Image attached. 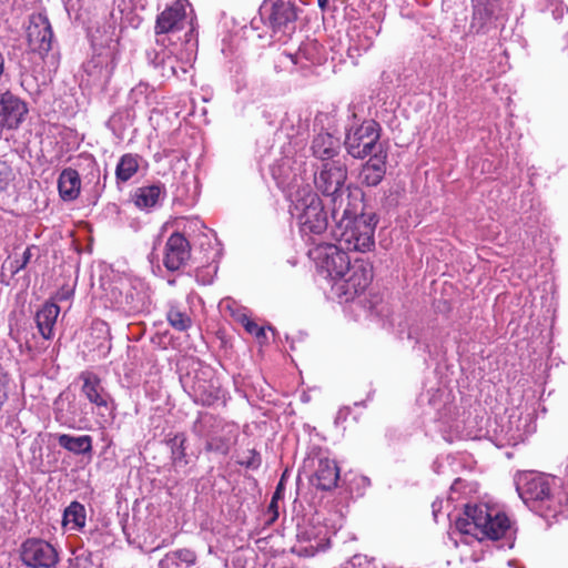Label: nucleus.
I'll use <instances>...</instances> for the list:
<instances>
[{"mask_svg": "<svg viewBox=\"0 0 568 568\" xmlns=\"http://www.w3.org/2000/svg\"><path fill=\"white\" fill-rule=\"evenodd\" d=\"M455 527L460 534L478 540H497L509 531L510 520L504 513L487 505H466L463 516L456 518Z\"/></svg>", "mask_w": 568, "mask_h": 568, "instance_id": "f03ea898", "label": "nucleus"}, {"mask_svg": "<svg viewBox=\"0 0 568 568\" xmlns=\"http://www.w3.org/2000/svg\"><path fill=\"white\" fill-rule=\"evenodd\" d=\"M358 202H352L351 212L332 216L337 223L338 244L348 251L367 252L374 244L375 223L373 217L357 215Z\"/></svg>", "mask_w": 568, "mask_h": 568, "instance_id": "39448f33", "label": "nucleus"}, {"mask_svg": "<svg viewBox=\"0 0 568 568\" xmlns=\"http://www.w3.org/2000/svg\"><path fill=\"white\" fill-rule=\"evenodd\" d=\"M165 196V189L161 184L140 186L132 194L133 202L140 210H151L160 204Z\"/></svg>", "mask_w": 568, "mask_h": 568, "instance_id": "4be33fe9", "label": "nucleus"}, {"mask_svg": "<svg viewBox=\"0 0 568 568\" xmlns=\"http://www.w3.org/2000/svg\"><path fill=\"white\" fill-rule=\"evenodd\" d=\"M258 462H260V460H258V458H257L256 456H253L252 460H250V462L247 463V466H248V467H255V466H257V465H258Z\"/></svg>", "mask_w": 568, "mask_h": 568, "instance_id": "a18cd8bd", "label": "nucleus"}, {"mask_svg": "<svg viewBox=\"0 0 568 568\" xmlns=\"http://www.w3.org/2000/svg\"><path fill=\"white\" fill-rule=\"evenodd\" d=\"M28 113L27 103L10 91L0 92V134L17 130Z\"/></svg>", "mask_w": 568, "mask_h": 568, "instance_id": "4468645a", "label": "nucleus"}, {"mask_svg": "<svg viewBox=\"0 0 568 568\" xmlns=\"http://www.w3.org/2000/svg\"><path fill=\"white\" fill-rule=\"evenodd\" d=\"M317 4L322 10H325L328 6V0H317Z\"/></svg>", "mask_w": 568, "mask_h": 568, "instance_id": "c03bdc74", "label": "nucleus"}, {"mask_svg": "<svg viewBox=\"0 0 568 568\" xmlns=\"http://www.w3.org/2000/svg\"><path fill=\"white\" fill-rule=\"evenodd\" d=\"M473 16L469 26L470 32L487 33L496 28L501 0H471Z\"/></svg>", "mask_w": 568, "mask_h": 568, "instance_id": "dca6fc26", "label": "nucleus"}, {"mask_svg": "<svg viewBox=\"0 0 568 568\" xmlns=\"http://www.w3.org/2000/svg\"><path fill=\"white\" fill-rule=\"evenodd\" d=\"M344 247L329 243L316 244L308 250L310 258L315 263L317 272L328 278L332 284L352 263Z\"/></svg>", "mask_w": 568, "mask_h": 568, "instance_id": "6e6552de", "label": "nucleus"}, {"mask_svg": "<svg viewBox=\"0 0 568 568\" xmlns=\"http://www.w3.org/2000/svg\"><path fill=\"white\" fill-rule=\"evenodd\" d=\"M62 524L71 530H79L85 525V508L78 501H72L63 513Z\"/></svg>", "mask_w": 568, "mask_h": 568, "instance_id": "c85d7f7f", "label": "nucleus"}, {"mask_svg": "<svg viewBox=\"0 0 568 568\" xmlns=\"http://www.w3.org/2000/svg\"><path fill=\"white\" fill-rule=\"evenodd\" d=\"M303 161L282 159L272 166V175L283 190L290 193L292 206L291 214L296 219L302 236L321 235L327 229V215L324 205L303 175L306 169Z\"/></svg>", "mask_w": 568, "mask_h": 568, "instance_id": "f257e3e1", "label": "nucleus"}, {"mask_svg": "<svg viewBox=\"0 0 568 568\" xmlns=\"http://www.w3.org/2000/svg\"><path fill=\"white\" fill-rule=\"evenodd\" d=\"M166 318L170 325L180 332L189 329L192 325L191 317L176 306L170 307L166 314Z\"/></svg>", "mask_w": 568, "mask_h": 568, "instance_id": "473e14b6", "label": "nucleus"}, {"mask_svg": "<svg viewBox=\"0 0 568 568\" xmlns=\"http://www.w3.org/2000/svg\"><path fill=\"white\" fill-rule=\"evenodd\" d=\"M171 558L178 560L181 566L191 567L196 564L197 556L194 550L180 548L169 552Z\"/></svg>", "mask_w": 568, "mask_h": 568, "instance_id": "72a5a7b5", "label": "nucleus"}, {"mask_svg": "<svg viewBox=\"0 0 568 568\" xmlns=\"http://www.w3.org/2000/svg\"><path fill=\"white\" fill-rule=\"evenodd\" d=\"M185 443L186 437L183 433L176 434L168 440L171 448L172 462L175 467H184L187 464Z\"/></svg>", "mask_w": 568, "mask_h": 568, "instance_id": "7c9ffc66", "label": "nucleus"}, {"mask_svg": "<svg viewBox=\"0 0 568 568\" xmlns=\"http://www.w3.org/2000/svg\"><path fill=\"white\" fill-rule=\"evenodd\" d=\"M74 285L65 284L62 285L55 293L54 298L59 302L69 301L73 297Z\"/></svg>", "mask_w": 568, "mask_h": 568, "instance_id": "4c0bfd02", "label": "nucleus"}, {"mask_svg": "<svg viewBox=\"0 0 568 568\" xmlns=\"http://www.w3.org/2000/svg\"><path fill=\"white\" fill-rule=\"evenodd\" d=\"M82 382L81 394L103 415L104 412L110 415L114 410L113 399L103 387L101 378L93 372H82L79 376Z\"/></svg>", "mask_w": 568, "mask_h": 568, "instance_id": "f8f14e48", "label": "nucleus"}, {"mask_svg": "<svg viewBox=\"0 0 568 568\" xmlns=\"http://www.w3.org/2000/svg\"><path fill=\"white\" fill-rule=\"evenodd\" d=\"M339 478V469L335 460L320 458L315 469L313 484L322 490H331L336 487Z\"/></svg>", "mask_w": 568, "mask_h": 568, "instance_id": "aec40b11", "label": "nucleus"}, {"mask_svg": "<svg viewBox=\"0 0 568 568\" xmlns=\"http://www.w3.org/2000/svg\"><path fill=\"white\" fill-rule=\"evenodd\" d=\"M346 166L335 161L324 163L320 171L313 174L316 189L331 201L332 216L347 215L352 210V202L357 200L346 186Z\"/></svg>", "mask_w": 568, "mask_h": 568, "instance_id": "20e7f679", "label": "nucleus"}, {"mask_svg": "<svg viewBox=\"0 0 568 568\" xmlns=\"http://www.w3.org/2000/svg\"><path fill=\"white\" fill-rule=\"evenodd\" d=\"M311 149L315 158L326 161L338 154L341 142L329 133H320L313 139Z\"/></svg>", "mask_w": 568, "mask_h": 568, "instance_id": "393cba45", "label": "nucleus"}, {"mask_svg": "<svg viewBox=\"0 0 568 568\" xmlns=\"http://www.w3.org/2000/svg\"><path fill=\"white\" fill-rule=\"evenodd\" d=\"M80 176L73 169H65L61 172L58 181L59 193L64 201H72L80 193Z\"/></svg>", "mask_w": 568, "mask_h": 568, "instance_id": "bb28decb", "label": "nucleus"}, {"mask_svg": "<svg viewBox=\"0 0 568 568\" xmlns=\"http://www.w3.org/2000/svg\"><path fill=\"white\" fill-rule=\"evenodd\" d=\"M555 478L538 474L523 473L516 477V489L523 501L539 516L556 518L562 509L559 501L551 494Z\"/></svg>", "mask_w": 568, "mask_h": 568, "instance_id": "7ed1b4c3", "label": "nucleus"}, {"mask_svg": "<svg viewBox=\"0 0 568 568\" xmlns=\"http://www.w3.org/2000/svg\"><path fill=\"white\" fill-rule=\"evenodd\" d=\"M317 48V43L315 41H310L304 43L298 48L295 53H284V55L291 60L293 64H301L302 68L305 67L303 60L315 62V50Z\"/></svg>", "mask_w": 568, "mask_h": 568, "instance_id": "2f4dec72", "label": "nucleus"}, {"mask_svg": "<svg viewBox=\"0 0 568 568\" xmlns=\"http://www.w3.org/2000/svg\"><path fill=\"white\" fill-rule=\"evenodd\" d=\"M296 9L290 2H277L272 7L270 24L274 32L290 33L295 29Z\"/></svg>", "mask_w": 568, "mask_h": 568, "instance_id": "6ab92c4d", "label": "nucleus"}, {"mask_svg": "<svg viewBox=\"0 0 568 568\" xmlns=\"http://www.w3.org/2000/svg\"><path fill=\"white\" fill-rule=\"evenodd\" d=\"M207 452H215L226 455L230 449V440L220 434L209 439L205 445Z\"/></svg>", "mask_w": 568, "mask_h": 568, "instance_id": "f704fd0d", "label": "nucleus"}, {"mask_svg": "<svg viewBox=\"0 0 568 568\" xmlns=\"http://www.w3.org/2000/svg\"><path fill=\"white\" fill-rule=\"evenodd\" d=\"M371 159L366 162L361 171L362 181L369 185H377L384 178L386 172V153L377 152L369 155Z\"/></svg>", "mask_w": 568, "mask_h": 568, "instance_id": "5701e85b", "label": "nucleus"}, {"mask_svg": "<svg viewBox=\"0 0 568 568\" xmlns=\"http://www.w3.org/2000/svg\"><path fill=\"white\" fill-rule=\"evenodd\" d=\"M442 504L443 501L442 500H435L433 504H432V509H433V515L434 517L436 518L437 517V514L442 509Z\"/></svg>", "mask_w": 568, "mask_h": 568, "instance_id": "37998d69", "label": "nucleus"}, {"mask_svg": "<svg viewBox=\"0 0 568 568\" xmlns=\"http://www.w3.org/2000/svg\"><path fill=\"white\" fill-rule=\"evenodd\" d=\"M371 44H372V42L368 41V43L366 44V47L364 49L366 50L368 47H371Z\"/></svg>", "mask_w": 568, "mask_h": 568, "instance_id": "de8ad7c7", "label": "nucleus"}, {"mask_svg": "<svg viewBox=\"0 0 568 568\" xmlns=\"http://www.w3.org/2000/svg\"><path fill=\"white\" fill-rule=\"evenodd\" d=\"M159 568H182L180 562L173 558H171V555L168 552L165 556L160 560Z\"/></svg>", "mask_w": 568, "mask_h": 568, "instance_id": "58836bf2", "label": "nucleus"}, {"mask_svg": "<svg viewBox=\"0 0 568 568\" xmlns=\"http://www.w3.org/2000/svg\"><path fill=\"white\" fill-rule=\"evenodd\" d=\"M206 373L197 374L191 386V396L195 403L211 406L224 398L219 379L205 377Z\"/></svg>", "mask_w": 568, "mask_h": 568, "instance_id": "f3484780", "label": "nucleus"}, {"mask_svg": "<svg viewBox=\"0 0 568 568\" xmlns=\"http://www.w3.org/2000/svg\"><path fill=\"white\" fill-rule=\"evenodd\" d=\"M21 560L31 568H50L58 561V552L45 540L31 538L21 546Z\"/></svg>", "mask_w": 568, "mask_h": 568, "instance_id": "ddd939ff", "label": "nucleus"}, {"mask_svg": "<svg viewBox=\"0 0 568 568\" xmlns=\"http://www.w3.org/2000/svg\"><path fill=\"white\" fill-rule=\"evenodd\" d=\"M284 497V487L282 480L278 483L276 490L273 494V499L280 500Z\"/></svg>", "mask_w": 568, "mask_h": 568, "instance_id": "a19ab883", "label": "nucleus"}, {"mask_svg": "<svg viewBox=\"0 0 568 568\" xmlns=\"http://www.w3.org/2000/svg\"><path fill=\"white\" fill-rule=\"evenodd\" d=\"M33 250H36V246H28L21 255L14 253L13 255H10L4 260L0 273L1 282L3 284L9 285V281H7L6 278H12L20 271L24 270L28 266L33 256Z\"/></svg>", "mask_w": 568, "mask_h": 568, "instance_id": "b1692460", "label": "nucleus"}, {"mask_svg": "<svg viewBox=\"0 0 568 568\" xmlns=\"http://www.w3.org/2000/svg\"><path fill=\"white\" fill-rule=\"evenodd\" d=\"M149 87L144 83L138 84L135 88L132 89L131 95L133 99L138 101V97L143 95L146 93Z\"/></svg>", "mask_w": 568, "mask_h": 568, "instance_id": "ea45409f", "label": "nucleus"}, {"mask_svg": "<svg viewBox=\"0 0 568 568\" xmlns=\"http://www.w3.org/2000/svg\"><path fill=\"white\" fill-rule=\"evenodd\" d=\"M187 49L190 52L185 59H179L171 49L161 48L160 50L154 49L149 51L148 60L160 71L161 77L166 79L173 77L181 78L192 68L193 49Z\"/></svg>", "mask_w": 568, "mask_h": 568, "instance_id": "9b49d317", "label": "nucleus"}, {"mask_svg": "<svg viewBox=\"0 0 568 568\" xmlns=\"http://www.w3.org/2000/svg\"><path fill=\"white\" fill-rule=\"evenodd\" d=\"M55 419L63 426L84 429L88 424L87 405L77 400L70 392L61 393L54 400Z\"/></svg>", "mask_w": 568, "mask_h": 568, "instance_id": "9d476101", "label": "nucleus"}, {"mask_svg": "<svg viewBox=\"0 0 568 568\" xmlns=\"http://www.w3.org/2000/svg\"><path fill=\"white\" fill-rule=\"evenodd\" d=\"M60 313V307L53 302H47L36 313V324L40 335L44 339H51L54 336V325Z\"/></svg>", "mask_w": 568, "mask_h": 568, "instance_id": "412c9836", "label": "nucleus"}, {"mask_svg": "<svg viewBox=\"0 0 568 568\" xmlns=\"http://www.w3.org/2000/svg\"><path fill=\"white\" fill-rule=\"evenodd\" d=\"M158 42H159V43L161 42V44H162V45H164V39H162V40H161V39H158Z\"/></svg>", "mask_w": 568, "mask_h": 568, "instance_id": "49530a36", "label": "nucleus"}, {"mask_svg": "<svg viewBox=\"0 0 568 568\" xmlns=\"http://www.w3.org/2000/svg\"><path fill=\"white\" fill-rule=\"evenodd\" d=\"M186 3L176 1L158 16L155 32L158 36L176 33L187 27L185 32V43L192 50L196 47L193 42L194 26L192 19L187 18Z\"/></svg>", "mask_w": 568, "mask_h": 568, "instance_id": "1a4fd4ad", "label": "nucleus"}, {"mask_svg": "<svg viewBox=\"0 0 568 568\" xmlns=\"http://www.w3.org/2000/svg\"><path fill=\"white\" fill-rule=\"evenodd\" d=\"M190 257V245L181 233H173L166 241L164 265L170 271L180 270Z\"/></svg>", "mask_w": 568, "mask_h": 568, "instance_id": "a211bd4d", "label": "nucleus"}, {"mask_svg": "<svg viewBox=\"0 0 568 568\" xmlns=\"http://www.w3.org/2000/svg\"><path fill=\"white\" fill-rule=\"evenodd\" d=\"M239 321L242 323L247 333L254 335L256 338L262 339L265 338V331L263 327H260L255 322H253L248 316L242 314L239 317Z\"/></svg>", "mask_w": 568, "mask_h": 568, "instance_id": "c9c22d12", "label": "nucleus"}, {"mask_svg": "<svg viewBox=\"0 0 568 568\" xmlns=\"http://www.w3.org/2000/svg\"><path fill=\"white\" fill-rule=\"evenodd\" d=\"M27 38L31 51L44 55L51 50L53 32L49 19L44 14L37 13L30 17Z\"/></svg>", "mask_w": 568, "mask_h": 568, "instance_id": "2eb2a0df", "label": "nucleus"}, {"mask_svg": "<svg viewBox=\"0 0 568 568\" xmlns=\"http://www.w3.org/2000/svg\"><path fill=\"white\" fill-rule=\"evenodd\" d=\"M58 443L62 448L75 455H84L92 452V437L89 435L71 436L61 434L58 436Z\"/></svg>", "mask_w": 568, "mask_h": 568, "instance_id": "cd10ccee", "label": "nucleus"}, {"mask_svg": "<svg viewBox=\"0 0 568 568\" xmlns=\"http://www.w3.org/2000/svg\"><path fill=\"white\" fill-rule=\"evenodd\" d=\"M277 501L278 500L272 498L271 504L268 506V511L273 514L272 520H275L278 517Z\"/></svg>", "mask_w": 568, "mask_h": 568, "instance_id": "79ce46f5", "label": "nucleus"}, {"mask_svg": "<svg viewBox=\"0 0 568 568\" xmlns=\"http://www.w3.org/2000/svg\"><path fill=\"white\" fill-rule=\"evenodd\" d=\"M225 424L222 419L212 414L203 413L199 415L197 419L193 424L192 429L196 436L205 438L207 443L210 438L216 436V434L222 433Z\"/></svg>", "mask_w": 568, "mask_h": 568, "instance_id": "a878e982", "label": "nucleus"}, {"mask_svg": "<svg viewBox=\"0 0 568 568\" xmlns=\"http://www.w3.org/2000/svg\"><path fill=\"white\" fill-rule=\"evenodd\" d=\"M14 178L11 166L0 160V192L4 191Z\"/></svg>", "mask_w": 568, "mask_h": 568, "instance_id": "e433bc0d", "label": "nucleus"}, {"mask_svg": "<svg viewBox=\"0 0 568 568\" xmlns=\"http://www.w3.org/2000/svg\"><path fill=\"white\" fill-rule=\"evenodd\" d=\"M372 278V265L363 258H355L334 281L332 292L341 302H349L365 292Z\"/></svg>", "mask_w": 568, "mask_h": 568, "instance_id": "423d86ee", "label": "nucleus"}, {"mask_svg": "<svg viewBox=\"0 0 568 568\" xmlns=\"http://www.w3.org/2000/svg\"><path fill=\"white\" fill-rule=\"evenodd\" d=\"M379 138V124L373 120L364 121L359 126L351 129L346 133L345 148L353 158L364 159L384 151Z\"/></svg>", "mask_w": 568, "mask_h": 568, "instance_id": "0eeeda50", "label": "nucleus"}, {"mask_svg": "<svg viewBox=\"0 0 568 568\" xmlns=\"http://www.w3.org/2000/svg\"><path fill=\"white\" fill-rule=\"evenodd\" d=\"M140 156L136 154H124L118 162L115 176L119 182H128L139 170Z\"/></svg>", "mask_w": 568, "mask_h": 568, "instance_id": "c756f323", "label": "nucleus"}]
</instances>
